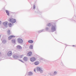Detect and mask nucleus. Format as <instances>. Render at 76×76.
<instances>
[{
	"mask_svg": "<svg viewBox=\"0 0 76 76\" xmlns=\"http://www.w3.org/2000/svg\"><path fill=\"white\" fill-rule=\"evenodd\" d=\"M10 27L12 26V25H13V23H15L16 22V20L13 18H10Z\"/></svg>",
	"mask_w": 76,
	"mask_h": 76,
	"instance_id": "1",
	"label": "nucleus"
},
{
	"mask_svg": "<svg viewBox=\"0 0 76 76\" xmlns=\"http://www.w3.org/2000/svg\"><path fill=\"white\" fill-rule=\"evenodd\" d=\"M7 23H8V22L7 21H5L3 23V25L5 28H7L8 26H10V23H9L8 24Z\"/></svg>",
	"mask_w": 76,
	"mask_h": 76,
	"instance_id": "2",
	"label": "nucleus"
},
{
	"mask_svg": "<svg viewBox=\"0 0 76 76\" xmlns=\"http://www.w3.org/2000/svg\"><path fill=\"white\" fill-rule=\"evenodd\" d=\"M37 72H39L41 73H42L44 71L43 69L40 67H37Z\"/></svg>",
	"mask_w": 76,
	"mask_h": 76,
	"instance_id": "3",
	"label": "nucleus"
},
{
	"mask_svg": "<svg viewBox=\"0 0 76 76\" xmlns=\"http://www.w3.org/2000/svg\"><path fill=\"white\" fill-rule=\"evenodd\" d=\"M18 42L20 43V44H21V43L23 42V40L21 39H18Z\"/></svg>",
	"mask_w": 76,
	"mask_h": 76,
	"instance_id": "4",
	"label": "nucleus"
},
{
	"mask_svg": "<svg viewBox=\"0 0 76 76\" xmlns=\"http://www.w3.org/2000/svg\"><path fill=\"white\" fill-rule=\"evenodd\" d=\"M30 60L32 62H33V61H34L36 60V58L34 57H33L31 58Z\"/></svg>",
	"mask_w": 76,
	"mask_h": 76,
	"instance_id": "5",
	"label": "nucleus"
},
{
	"mask_svg": "<svg viewBox=\"0 0 76 76\" xmlns=\"http://www.w3.org/2000/svg\"><path fill=\"white\" fill-rule=\"evenodd\" d=\"M51 30L52 32H54V31H55L56 28H55V27H54V26H52V27Z\"/></svg>",
	"mask_w": 76,
	"mask_h": 76,
	"instance_id": "6",
	"label": "nucleus"
},
{
	"mask_svg": "<svg viewBox=\"0 0 76 76\" xmlns=\"http://www.w3.org/2000/svg\"><path fill=\"white\" fill-rule=\"evenodd\" d=\"M2 43L4 44H5L7 43V41L6 39H4L2 40Z\"/></svg>",
	"mask_w": 76,
	"mask_h": 76,
	"instance_id": "7",
	"label": "nucleus"
},
{
	"mask_svg": "<svg viewBox=\"0 0 76 76\" xmlns=\"http://www.w3.org/2000/svg\"><path fill=\"white\" fill-rule=\"evenodd\" d=\"M28 75V76H32L33 75V73H32V72H29Z\"/></svg>",
	"mask_w": 76,
	"mask_h": 76,
	"instance_id": "8",
	"label": "nucleus"
},
{
	"mask_svg": "<svg viewBox=\"0 0 76 76\" xmlns=\"http://www.w3.org/2000/svg\"><path fill=\"white\" fill-rule=\"evenodd\" d=\"M17 49H22V47L20 45H17L16 47Z\"/></svg>",
	"mask_w": 76,
	"mask_h": 76,
	"instance_id": "9",
	"label": "nucleus"
},
{
	"mask_svg": "<svg viewBox=\"0 0 76 76\" xmlns=\"http://www.w3.org/2000/svg\"><path fill=\"white\" fill-rule=\"evenodd\" d=\"M13 57L14 58H18V56L14 55L13 56Z\"/></svg>",
	"mask_w": 76,
	"mask_h": 76,
	"instance_id": "10",
	"label": "nucleus"
},
{
	"mask_svg": "<svg viewBox=\"0 0 76 76\" xmlns=\"http://www.w3.org/2000/svg\"><path fill=\"white\" fill-rule=\"evenodd\" d=\"M32 53L31 52H30L28 53V56H30L32 55Z\"/></svg>",
	"mask_w": 76,
	"mask_h": 76,
	"instance_id": "11",
	"label": "nucleus"
},
{
	"mask_svg": "<svg viewBox=\"0 0 76 76\" xmlns=\"http://www.w3.org/2000/svg\"><path fill=\"white\" fill-rule=\"evenodd\" d=\"M28 42L32 44L34 42V41H33L32 40H29L28 41Z\"/></svg>",
	"mask_w": 76,
	"mask_h": 76,
	"instance_id": "12",
	"label": "nucleus"
},
{
	"mask_svg": "<svg viewBox=\"0 0 76 76\" xmlns=\"http://www.w3.org/2000/svg\"><path fill=\"white\" fill-rule=\"evenodd\" d=\"M23 60L24 61H27L28 60V58H27V57H25L24 58Z\"/></svg>",
	"mask_w": 76,
	"mask_h": 76,
	"instance_id": "13",
	"label": "nucleus"
},
{
	"mask_svg": "<svg viewBox=\"0 0 76 76\" xmlns=\"http://www.w3.org/2000/svg\"><path fill=\"white\" fill-rule=\"evenodd\" d=\"M6 12L8 16H9V11L7 10H6Z\"/></svg>",
	"mask_w": 76,
	"mask_h": 76,
	"instance_id": "14",
	"label": "nucleus"
},
{
	"mask_svg": "<svg viewBox=\"0 0 76 76\" xmlns=\"http://www.w3.org/2000/svg\"><path fill=\"white\" fill-rule=\"evenodd\" d=\"M34 64L35 65H38V64H39V62L38 61L35 62L34 63Z\"/></svg>",
	"mask_w": 76,
	"mask_h": 76,
	"instance_id": "15",
	"label": "nucleus"
},
{
	"mask_svg": "<svg viewBox=\"0 0 76 76\" xmlns=\"http://www.w3.org/2000/svg\"><path fill=\"white\" fill-rule=\"evenodd\" d=\"M7 34L9 36L10 35V30H8L7 31Z\"/></svg>",
	"mask_w": 76,
	"mask_h": 76,
	"instance_id": "16",
	"label": "nucleus"
},
{
	"mask_svg": "<svg viewBox=\"0 0 76 76\" xmlns=\"http://www.w3.org/2000/svg\"><path fill=\"white\" fill-rule=\"evenodd\" d=\"M54 75H57V72L56 71H55L53 73Z\"/></svg>",
	"mask_w": 76,
	"mask_h": 76,
	"instance_id": "17",
	"label": "nucleus"
},
{
	"mask_svg": "<svg viewBox=\"0 0 76 76\" xmlns=\"http://www.w3.org/2000/svg\"><path fill=\"white\" fill-rule=\"evenodd\" d=\"M29 48L30 49H33V46L32 45H30Z\"/></svg>",
	"mask_w": 76,
	"mask_h": 76,
	"instance_id": "18",
	"label": "nucleus"
},
{
	"mask_svg": "<svg viewBox=\"0 0 76 76\" xmlns=\"http://www.w3.org/2000/svg\"><path fill=\"white\" fill-rule=\"evenodd\" d=\"M15 37L14 36H10V39H11L12 38H15Z\"/></svg>",
	"mask_w": 76,
	"mask_h": 76,
	"instance_id": "19",
	"label": "nucleus"
},
{
	"mask_svg": "<svg viewBox=\"0 0 76 76\" xmlns=\"http://www.w3.org/2000/svg\"><path fill=\"white\" fill-rule=\"evenodd\" d=\"M7 56H10V51H9V52L8 53Z\"/></svg>",
	"mask_w": 76,
	"mask_h": 76,
	"instance_id": "20",
	"label": "nucleus"
},
{
	"mask_svg": "<svg viewBox=\"0 0 76 76\" xmlns=\"http://www.w3.org/2000/svg\"><path fill=\"white\" fill-rule=\"evenodd\" d=\"M12 42H14V43H15V42H16V40H12Z\"/></svg>",
	"mask_w": 76,
	"mask_h": 76,
	"instance_id": "21",
	"label": "nucleus"
},
{
	"mask_svg": "<svg viewBox=\"0 0 76 76\" xmlns=\"http://www.w3.org/2000/svg\"><path fill=\"white\" fill-rule=\"evenodd\" d=\"M10 56H12V51H10Z\"/></svg>",
	"mask_w": 76,
	"mask_h": 76,
	"instance_id": "22",
	"label": "nucleus"
},
{
	"mask_svg": "<svg viewBox=\"0 0 76 76\" xmlns=\"http://www.w3.org/2000/svg\"><path fill=\"white\" fill-rule=\"evenodd\" d=\"M33 9H35V5H34L33 6Z\"/></svg>",
	"mask_w": 76,
	"mask_h": 76,
	"instance_id": "23",
	"label": "nucleus"
},
{
	"mask_svg": "<svg viewBox=\"0 0 76 76\" xmlns=\"http://www.w3.org/2000/svg\"><path fill=\"white\" fill-rule=\"evenodd\" d=\"M19 61H21L22 63H24V62L21 60H19Z\"/></svg>",
	"mask_w": 76,
	"mask_h": 76,
	"instance_id": "24",
	"label": "nucleus"
},
{
	"mask_svg": "<svg viewBox=\"0 0 76 76\" xmlns=\"http://www.w3.org/2000/svg\"><path fill=\"white\" fill-rule=\"evenodd\" d=\"M8 39H9V40H10V36H9V37H8Z\"/></svg>",
	"mask_w": 76,
	"mask_h": 76,
	"instance_id": "25",
	"label": "nucleus"
},
{
	"mask_svg": "<svg viewBox=\"0 0 76 76\" xmlns=\"http://www.w3.org/2000/svg\"><path fill=\"white\" fill-rule=\"evenodd\" d=\"M1 21H0V25H1Z\"/></svg>",
	"mask_w": 76,
	"mask_h": 76,
	"instance_id": "26",
	"label": "nucleus"
},
{
	"mask_svg": "<svg viewBox=\"0 0 76 76\" xmlns=\"http://www.w3.org/2000/svg\"><path fill=\"white\" fill-rule=\"evenodd\" d=\"M34 72H36L35 71V69H34Z\"/></svg>",
	"mask_w": 76,
	"mask_h": 76,
	"instance_id": "27",
	"label": "nucleus"
},
{
	"mask_svg": "<svg viewBox=\"0 0 76 76\" xmlns=\"http://www.w3.org/2000/svg\"><path fill=\"white\" fill-rule=\"evenodd\" d=\"M9 22H10V18L9 19Z\"/></svg>",
	"mask_w": 76,
	"mask_h": 76,
	"instance_id": "28",
	"label": "nucleus"
},
{
	"mask_svg": "<svg viewBox=\"0 0 76 76\" xmlns=\"http://www.w3.org/2000/svg\"><path fill=\"white\" fill-rule=\"evenodd\" d=\"M1 35H0V39L1 38Z\"/></svg>",
	"mask_w": 76,
	"mask_h": 76,
	"instance_id": "29",
	"label": "nucleus"
},
{
	"mask_svg": "<svg viewBox=\"0 0 76 76\" xmlns=\"http://www.w3.org/2000/svg\"><path fill=\"white\" fill-rule=\"evenodd\" d=\"M73 47H75V45H73Z\"/></svg>",
	"mask_w": 76,
	"mask_h": 76,
	"instance_id": "30",
	"label": "nucleus"
},
{
	"mask_svg": "<svg viewBox=\"0 0 76 76\" xmlns=\"http://www.w3.org/2000/svg\"><path fill=\"white\" fill-rule=\"evenodd\" d=\"M50 24V23H49Z\"/></svg>",
	"mask_w": 76,
	"mask_h": 76,
	"instance_id": "31",
	"label": "nucleus"
}]
</instances>
